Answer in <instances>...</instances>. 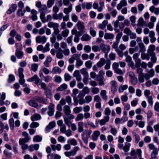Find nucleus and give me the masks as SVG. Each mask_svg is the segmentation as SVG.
<instances>
[{
	"label": "nucleus",
	"mask_w": 159,
	"mask_h": 159,
	"mask_svg": "<svg viewBox=\"0 0 159 159\" xmlns=\"http://www.w3.org/2000/svg\"><path fill=\"white\" fill-rule=\"evenodd\" d=\"M48 26L49 28H53L54 32L52 34L57 35L59 34L60 31L58 29L59 25L58 23L53 22H50L48 23Z\"/></svg>",
	"instance_id": "obj_1"
},
{
	"label": "nucleus",
	"mask_w": 159,
	"mask_h": 159,
	"mask_svg": "<svg viewBox=\"0 0 159 159\" xmlns=\"http://www.w3.org/2000/svg\"><path fill=\"white\" fill-rule=\"evenodd\" d=\"M22 134L25 138L20 139L19 143L20 145H22L29 142L30 139V136L27 132H23L22 133Z\"/></svg>",
	"instance_id": "obj_2"
},
{
	"label": "nucleus",
	"mask_w": 159,
	"mask_h": 159,
	"mask_svg": "<svg viewBox=\"0 0 159 159\" xmlns=\"http://www.w3.org/2000/svg\"><path fill=\"white\" fill-rule=\"evenodd\" d=\"M92 133V131L90 130H87L84 132L82 135V136L84 143H87L88 139L89 138L90 135Z\"/></svg>",
	"instance_id": "obj_3"
},
{
	"label": "nucleus",
	"mask_w": 159,
	"mask_h": 159,
	"mask_svg": "<svg viewBox=\"0 0 159 159\" xmlns=\"http://www.w3.org/2000/svg\"><path fill=\"white\" fill-rule=\"evenodd\" d=\"M143 70L141 68L139 67L136 70V72L138 74L139 81L141 83L144 82V74H143Z\"/></svg>",
	"instance_id": "obj_4"
},
{
	"label": "nucleus",
	"mask_w": 159,
	"mask_h": 159,
	"mask_svg": "<svg viewBox=\"0 0 159 159\" xmlns=\"http://www.w3.org/2000/svg\"><path fill=\"white\" fill-rule=\"evenodd\" d=\"M147 73L144 74V79L146 80H149L151 77H153L155 75V71L152 68L149 70L146 69V70Z\"/></svg>",
	"instance_id": "obj_5"
},
{
	"label": "nucleus",
	"mask_w": 159,
	"mask_h": 159,
	"mask_svg": "<svg viewBox=\"0 0 159 159\" xmlns=\"http://www.w3.org/2000/svg\"><path fill=\"white\" fill-rule=\"evenodd\" d=\"M76 26L80 33L82 34L85 32L84 30L85 29V26L83 24V23L80 21H79L76 24Z\"/></svg>",
	"instance_id": "obj_6"
},
{
	"label": "nucleus",
	"mask_w": 159,
	"mask_h": 159,
	"mask_svg": "<svg viewBox=\"0 0 159 159\" xmlns=\"http://www.w3.org/2000/svg\"><path fill=\"white\" fill-rule=\"evenodd\" d=\"M111 90L113 93H114L117 90V82L113 80L111 82Z\"/></svg>",
	"instance_id": "obj_7"
},
{
	"label": "nucleus",
	"mask_w": 159,
	"mask_h": 159,
	"mask_svg": "<svg viewBox=\"0 0 159 159\" xmlns=\"http://www.w3.org/2000/svg\"><path fill=\"white\" fill-rule=\"evenodd\" d=\"M47 39L46 37L44 36L42 37L38 36L36 38V42L38 43H44L46 42Z\"/></svg>",
	"instance_id": "obj_8"
},
{
	"label": "nucleus",
	"mask_w": 159,
	"mask_h": 159,
	"mask_svg": "<svg viewBox=\"0 0 159 159\" xmlns=\"http://www.w3.org/2000/svg\"><path fill=\"white\" fill-rule=\"evenodd\" d=\"M54 105L53 104L50 103L48 107L49 111L48 112V114L50 116H52L53 115L54 111Z\"/></svg>",
	"instance_id": "obj_9"
},
{
	"label": "nucleus",
	"mask_w": 159,
	"mask_h": 159,
	"mask_svg": "<svg viewBox=\"0 0 159 159\" xmlns=\"http://www.w3.org/2000/svg\"><path fill=\"white\" fill-rule=\"evenodd\" d=\"M100 48L102 51L105 53H107L110 50V47L109 45L101 44L100 45Z\"/></svg>",
	"instance_id": "obj_10"
},
{
	"label": "nucleus",
	"mask_w": 159,
	"mask_h": 159,
	"mask_svg": "<svg viewBox=\"0 0 159 159\" xmlns=\"http://www.w3.org/2000/svg\"><path fill=\"white\" fill-rule=\"evenodd\" d=\"M137 26H147V23L145 21L143 18L140 17L138 21Z\"/></svg>",
	"instance_id": "obj_11"
},
{
	"label": "nucleus",
	"mask_w": 159,
	"mask_h": 159,
	"mask_svg": "<svg viewBox=\"0 0 159 159\" xmlns=\"http://www.w3.org/2000/svg\"><path fill=\"white\" fill-rule=\"evenodd\" d=\"M73 76L76 78V80L78 81H81L82 80L81 76L78 70L75 71L73 74Z\"/></svg>",
	"instance_id": "obj_12"
},
{
	"label": "nucleus",
	"mask_w": 159,
	"mask_h": 159,
	"mask_svg": "<svg viewBox=\"0 0 159 159\" xmlns=\"http://www.w3.org/2000/svg\"><path fill=\"white\" fill-rule=\"evenodd\" d=\"M34 99L36 101L43 104H46L48 103L47 100L42 97H36Z\"/></svg>",
	"instance_id": "obj_13"
},
{
	"label": "nucleus",
	"mask_w": 159,
	"mask_h": 159,
	"mask_svg": "<svg viewBox=\"0 0 159 159\" xmlns=\"http://www.w3.org/2000/svg\"><path fill=\"white\" fill-rule=\"evenodd\" d=\"M84 123L82 121H80L78 123V130L79 133L84 131Z\"/></svg>",
	"instance_id": "obj_14"
},
{
	"label": "nucleus",
	"mask_w": 159,
	"mask_h": 159,
	"mask_svg": "<svg viewBox=\"0 0 159 159\" xmlns=\"http://www.w3.org/2000/svg\"><path fill=\"white\" fill-rule=\"evenodd\" d=\"M62 71L61 70L58 66H55L52 69L51 72L53 74L57 73L60 74Z\"/></svg>",
	"instance_id": "obj_15"
},
{
	"label": "nucleus",
	"mask_w": 159,
	"mask_h": 159,
	"mask_svg": "<svg viewBox=\"0 0 159 159\" xmlns=\"http://www.w3.org/2000/svg\"><path fill=\"white\" fill-rule=\"evenodd\" d=\"M37 11L34 9H32L31 11V13L32 14L31 18L34 21L37 20Z\"/></svg>",
	"instance_id": "obj_16"
},
{
	"label": "nucleus",
	"mask_w": 159,
	"mask_h": 159,
	"mask_svg": "<svg viewBox=\"0 0 159 159\" xmlns=\"http://www.w3.org/2000/svg\"><path fill=\"white\" fill-rule=\"evenodd\" d=\"M72 4H70L68 7L65 8L63 9L64 13L67 14H69V13L72 11Z\"/></svg>",
	"instance_id": "obj_17"
},
{
	"label": "nucleus",
	"mask_w": 159,
	"mask_h": 159,
	"mask_svg": "<svg viewBox=\"0 0 159 159\" xmlns=\"http://www.w3.org/2000/svg\"><path fill=\"white\" fill-rule=\"evenodd\" d=\"M62 50L59 48L57 51V52L56 57L60 59H62L63 57V55L62 53Z\"/></svg>",
	"instance_id": "obj_18"
},
{
	"label": "nucleus",
	"mask_w": 159,
	"mask_h": 159,
	"mask_svg": "<svg viewBox=\"0 0 159 159\" xmlns=\"http://www.w3.org/2000/svg\"><path fill=\"white\" fill-rule=\"evenodd\" d=\"M40 115L38 114L35 113L31 117V120L32 121L39 120L41 119Z\"/></svg>",
	"instance_id": "obj_19"
},
{
	"label": "nucleus",
	"mask_w": 159,
	"mask_h": 159,
	"mask_svg": "<svg viewBox=\"0 0 159 159\" xmlns=\"http://www.w3.org/2000/svg\"><path fill=\"white\" fill-rule=\"evenodd\" d=\"M105 61L106 60L104 58H101L100 61L97 63V66L99 68L102 67L105 64Z\"/></svg>",
	"instance_id": "obj_20"
},
{
	"label": "nucleus",
	"mask_w": 159,
	"mask_h": 159,
	"mask_svg": "<svg viewBox=\"0 0 159 159\" xmlns=\"http://www.w3.org/2000/svg\"><path fill=\"white\" fill-rule=\"evenodd\" d=\"M17 5L16 4H13L12 6L7 11V13L8 14H10L12 12H14L17 8Z\"/></svg>",
	"instance_id": "obj_21"
},
{
	"label": "nucleus",
	"mask_w": 159,
	"mask_h": 159,
	"mask_svg": "<svg viewBox=\"0 0 159 159\" xmlns=\"http://www.w3.org/2000/svg\"><path fill=\"white\" fill-rule=\"evenodd\" d=\"M108 23V21L107 20L103 21L102 23L98 25V27L102 30H104Z\"/></svg>",
	"instance_id": "obj_22"
},
{
	"label": "nucleus",
	"mask_w": 159,
	"mask_h": 159,
	"mask_svg": "<svg viewBox=\"0 0 159 159\" xmlns=\"http://www.w3.org/2000/svg\"><path fill=\"white\" fill-rule=\"evenodd\" d=\"M138 45L139 48V52H140L143 53L146 51L145 47L143 43H139Z\"/></svg>",
	"instance_id": "obj_23"
},
{
	"label": "nucleus",
	"mask_w": 159,
	"mask_h": 159,
	"mask_svg": "<svg viewBox=\"0 0 159 159\" xmlns=\"http://www.w3.org/2000/svg\"><path fill=\"white\" fill-rule=\"evenodd\" d=\"M64 110L65 111V114L66 115H69L71 112L70 107L68 105H65L63 107Z\"/></svg>",
	"instance_id": "obj_24"
},
{
	"label": "nucleus",
	"mask_w": 159,
	"mask_h": 159,
	"mask_svg": "<svg viewBox=\"0 0 159 159\" xmlns=\"http://www.w3.org/2000/svg\"><path fill=\"white\" fill-rule=\"evenodd\" d=\"M91 38V37L89 34H85L82 36L81 39L83 41H87L89 40Z\"/></svg>",
	"instance_id": "obj_25"
},
{
	"label": "nucleus",
	"mask_w": 159,
	"mask_h": 159,
	"mask_svg": "<svg viewBox=\"0 0 159 159\" xmlns=\"http://www.w3.org/2000/svg\"><path fill=\"white\" fill-rule=\"evenodd\" d=\"M55 122L54 121H52L50 123L49 125L47 126L46 129V130L47 131H49L51 129L55 127Z\"/></svg>",
	"instance_id": "obj_26"
},
{
	"label": "nucleus",
	"mask_w": 159,
	"mask_h": 159,
	"mask_svg": "<svg viewBox=\"0 0 159 159\" xmlns=\"http://www.w3.org/2000/svg\"><path fill=\"white\" fill-rule=\"evenodd\" d=\"M141 57L142 60H148L150 59V55L148 53L143 52L141 54Z\"/></svg>",
	"instance_id": "obj_27"
},
{
	"label": "nucleus",
	"mask_w": 159,
	"mask_h": 159,
	"mask_svg": "<svg viewBox=\"0 0 159 159\" xmlns=\"http://www.w3.org/2000/svg\"><path fill=\"white\" fill-rule=\"evenodd\" d=\"M114 37V35L112 33H106L104 35V38L106 39H112Z\"/></svg>",
	"instance_id": "obj_28"
},
{
	"label": "nucleus",
	"mask_w": 159,
	"mask_h": 159,
	"mask_svg": "<svg viewBox=\"0 0 159 159\" xmlns=\"http://www.w3.org/2000/svg\"><path fill=\"white\" fill-rule=\"evenodd\" d=\"M104 78L103 76L97 77L96 80L98 81L99 85L100 86L104 85Z\"/></svg>",
	"instance_id": "obj_29"
},
{
	"label": "nucleus",
	"mask_w": 159,
	"mask_h": 159,
	"mask_svg": "<svg viewBox=\"0 0 159 159\" xmlns=\"http://www.w3.org/2000/svg\"><path fill=\"white\" fill-rule=\"evenodd\" d=\"M80 71L81 74L83 75L84 77H89V74L86 68H83L81 69Z\"/></svg>",
	"instance_id": "obj_30"
},
{
	"label": "nucleus",
	"mask_w": 159,
	"mask_h": 159,
	"mask_svg": "<svg viewBox=\"0 0 159 159\" xmlns=\"http://www.w3.org/2000/svg\"><path fill=\"white\" fill-rule=\"evenodd\" d=\"M93 62L91 60H88L85 63L86 67L88 69L91 68L92 66Z\"/></svg>",
	"instance_id": "obj_31"
},
{
	"label": "nucleus",
	"mask_w": 159,
	"mask_h": 159,
	"mask_svg": "<svg viewBox=\"0 0 159 159\" xmlns=\"http://www.w3.org/2000/svg\"><path fill=\"white\" fill-rule=\"evenodd\" d=\"M67 142L73 146H76L77 144V141L74 139H70L67 141Z\"/></svg>",
	"instance_id": "obj_32"
},
{
	"label": "nucleus",
	"mask_w": 159,
	"mask_h": 159,
	"mask_svg": "<svg viewBox=\"0 0 159 159\" xmlns=\"http://www.w3.org/2000/svg\"><path fill=\"white\" fill-rule=\"evenodd\" d=\"M100 135V132L96 131L94 132L92 135V139L93 140H96L98 139V136Z\"/></svg>",
	"instance_id": "obj_33"
},
{
	"label": "nucleus",
	"mask_w": 159,
	"mask_h": 159,
	"mask_svg": "<svg viewBox=\"0 0 159 159\" xmlns=\"http://www.w3.org/2000/svg\"><path fill=\"white\" fill-rule=\"evenodd\" d=\"M67 86L65 84H64L61 85L60 87L57 88L56 89L57 91H62L67 88Z\"/></svg>",
	"instance_id": "obj_34"
},
{
	"label": "nucleus",
	"mask_w": 159,
	"mask_h": 159,
	"mask_svg": "<svg viewBox=\"0 0 159 159\" xmlns=\"http://www.w3.org/2000/svg\"><path fill=\"white\" fill-rule=\"evenodd\" d=\"M100 95L102 98L104 100H106L107 98V97L106 95V91L105 90H102L100 93Z\"/></svg>",
	"instance_id": "obj_35"
},
{
	"label": "nucleus",
	"mask_w": 159,
	"mask_h": 159,
	"mask_svg": "<svg viewBox=\"0 0 159 159\" xmlns=\"http://www.w3.org/2000/svg\"><path fill=\"white\" fill-rule=\"evenodd\" d=\"M28 103L30 106L34 107H37L38 106V103L35 101L33 100H30L28 102Z\"/></svg>",
	"instance_id": "obj_36"
},
{
	"label": "nucleus",
	"mask_w": 159,
	"mask_h": 159,
	"mask_svg": "<svg viewBox=\"0 0 159 159\" xmlns=\"http://www.w3.org/2000/svg\"><path fill=\"white\" fill-rule=\"evenodd\" d=\"M158 150L157 148L153 150L151 155V157L152 158H157L156 156L158 154Z\"/></svg>",
	"instance_id": "obj_37"
},
{
	"label": "nucleus",
	"mask_w": 159,
	"mask_h": 159,
	"mask_svg": "<svg viewBox=\"0 0 159 159\" xmlns=\"http://www.w3.org/2000/svg\"><path fill=\"white\" fill-rule=\"evenodd\" d=\"M42 139V138L41 136L39 135H37L34 136L33 139V141L36 142H40Z\"/></svg>",
	"instance_id": "obj_38"
},
{
	"label": "nucleus",
	"mask_w": 159,
	"mask_h": 159,
	"mask_svg": "<svg viewBox=\"0 0 159 159\" xmlns=\"http://www.w3.org/2000/svg\"><path fill=\"white\" fill-rule=\"evenodd\" d=\"M41 14L40 16V18L41 21L43 23H45L47 22V20L45 18V15L43 12H40Z\"/></svg>",
	"instance_id": "obj_39"
},
{
	"label": "nucleus",
	"mask_w": 159,
	"mask_h": 159,
	"mask_svg": "<svg viewBox=\"0 0 159 159\" xmlns=\"http://www.w3.org/2000/svg\"><path fill=\"white\" fill-rule=\"evenodd\" d=\"M84 118V115L82 113H80L77 115L75 120L76 121H79L83 120Z\"/></svg>",
	"instance_id": "obj_40"
},
{
	"label": "nucleus",
	"mask_w": 159,
	"mask_h": 159,
	"mask_svg": "<svg viewBox=\"0 0 159 159\" xmlns=\"http://www.w3.org/2000/svg\"><path fill=\"white\" fill-rule=\"evenodd\" d=\"M130 146V144L126 142L125 143V145L123 147V150L125 152H127L129 151V147Z\"/></svg>",
	"instance_id": "obj_41"
},
{
	"label": "nucleus",
	"mask_w": 159,
	"mask_h": 159,
	"mask_svg": "<svg viewBox=\"0 0 159 159\" xmlns=\"http://www.w3.org/2000/svg\"><path fill=\"white\" fill-rule=\"evenodd\" d=\"M64 121L65 124L68 126L70 127V126L73 124L70 121V120H68V118H66V117H65L64 118Z\"/></svg>",
	"instance_id": "obj_42"
},
{
	"label": "nucleus",
	"mask_w": 159,
	"mask_h": 159,
	"mask_svg": "<svg viewBox=\"0 0 159 159\" xmlns=\"http://www.w3.org/2000/svg\"><path fill=\"white\" fill-rule=\"evenodd\" d=\"M128 87L127 85L126 84L121 85L119 87V91L120 93L122 92L124 90L127 89Z\"/></svg>",
	"instance_id": "obj_43"
},
{
	"label": "nucleus",
	"mask_w": 159,
	"mask_h": 159,
	"mask_svg": "<svg viewBox=\"0 0 159 159\" xmlns=\"http://www.w3.org/2000/svg\"><path fill=\"white\" fill-rule=\"evenodd\" d=\"M69 33V31L68 29H65L62 31L61 34L63 37L66 38L67 37Z\"/></svg>",
	"instance_id": "obj_44"
},
{
	"label": "nucleus",
	"mask_w": 159,
	"mask_h": 159,
	"mask_svg": "<svg viewBox=\"0 0 159 159\" xmlns=\"http://www.w3.org/2000/svg\"><path fill=\"white\" fill-rule=\"evenodd\" d=\"M82 110L83 108L81 107H76L74 108L73 111L75 113L77 114L82 111Z\"/></svg>",
	"instance_id": "obj_45"
},
{
	"label": "nucleus",
	"mask_w": 159,
	"mask_h": 159,
	"mask_svg": "<svg viewBox=\"0 0 159 159\" xmlns=\"http://www.w3.org/2000/svg\"><path fill=\"white\" fill-rule=\"evenodd\" d=\"M16 55L18 58L20 59L22 57L23 54L22 52L20 51H16Z\"/></svg>",
	"instance_id": "obj_46"
},
{
	"label": "nucleus",
	"mask_w": 159,
	"mask_h": 159,
	"mask_svg": "<svg viewBox=\"0 0 159 159\" xmlns=\"http://www.w3.org/2000/svg\"><path fill=\"white\" fill-rule=\"evenodd\" d=\"M45 93L47 98H50L51 97V90L50 89H46Z\"/></svg>",
	"instance_id": "obj_47"
},
{
	"label": "nucleus",
	"mask_w": 159,
	"mask_h": 159,
	"mask_svg": "<svg viewBox=\"0 0 159 159\" xmlns=\"http://www.w3.org/2000/svg\"><path fill=\"white\" fill-rule=\"evenodd\" d=\"M129 24V21L128 19H125L124 20L123 24L120 26V29H123L125 25L128 26Z\"/></svg>",
	"instance_id": "obj_48"
},
{
	"label": "nucleus",
	"mask_w": 159,
	"mask_h": 159,
	"mask_svg": "<svg viewBox=\"0 0 159 159\" xmlns=\"http://www.w3.org/2000/svg\"><path fill=\"white\" fill-rule=\"evenodd\" d=\"M71 33L72 35H75V36L81 35L82 34L79 31H78L76 30L73 29L71 31Z\"/></svg>",
	"instance_id": "obj_49"
},
{
	"label": "nucleus",
	"mask_w": 159,
	"mask_h": 159,
	"mask_svg": "<svg viewBox=\"0 0 159 159\" xmlns=\"http://www.w3.org/2000/svg\"><path fill=\"white\" fill-rule=\"evenodd\" d=\"M38 65L37 64L33 63L31 65V70L34 72H35L37 70Z\"/></svg>",
	"instance_id": "obj_50"
},
{
	"label": "nucleus",
	"mask_w": 159,
	"mask_h": 159,
	"mask_svg": "<svg viewBox=\"0 0 159 159\" xmlns=\"http://www.w3.org/2000/svg\"><path fill=\"white\" fill-rule=\"evenodd\" d=\"M9 124L11 129L13 130L14 127V120L13 118H11L9 120Z\"/></svg>",
	"instance_id": "obj_51"
},
{
	"label": "nucleus",
	"mask_w": 159,
	"mask_h": 159,
	"mask_svg": "<svg viewBox=\"0 0 159 159\" xmlns=\"http://www.w3.org/2000/svg\"><path fill=\"white\" fill-rule=\"evenodd\" d=\"M72 20L75 22H77L78 20V16L74 13L72 14L71 15Z\"/></svg>",
	"instance_id": "obj_52"
},
{
	"label": "nucleus",
	"mask_w": 159,
	"mask_h": 159,
	"mask_svg": "<svg viewBox=\"0 0 159 159\" xmlns=\"http://www.w3.org/2000/svg\"><path fill=\"white\" fill-rule=\"evenodd\" d=\"M119 42H120L116 40L115 42L113 43V45H112V48L115 49V51H116V50L118 49V47Z\"/></svg>",
	"instance_id": "obj_53"
},
{
	"label": "nucleus",
	"mask_w": 159,
	"mask_h": 159,
	"mask_svg": "<svg viewBox=\"0 0 159 159\" xmlns=\"http://www.w3.org/2000/svg\"><path fill=\"white\" fill-rule=\"evenodd\" d=\"M110 127L111 128L110 132L113 135H116L117 133V131L116 129L113 128L112 126L110 125Z\"/></svg>",
	"instance_id": "obj_54"
},
{
	"label": "nucleus",
	"mask_w": 159,
	"mask_h": 159,
	"mask_svg": "<svg viewBox=\"0 0 159 159\" xmlns=\"http://www.w3.org/2000/svg\"><path fill=\"white\" fill-rule=\"evenodd\" d=\"M20 79L19 80V83L21 85H23V86L24 87H26L27 86V84H24L25 82V80L24 79V76L23 77H19Z\"/></svg>",
	"instance_id": "obj_55"
},
{
	"label": "nucleus",
	"mask_w": 159,
	"mask_h": 159,
	"mask_svg": "<svg viewBox=\"0 0 159 159\" xmlns=\"http://www.w3.org/2000/svg\"><path fill=\"white\" fill-rule=\"evenodd\" d=\"M25 12V10L23 11L22 9H19L18 10L17 15L19 16H23L24 15Z\"/></svg>",
	"instance_id": "obj_56"
},
{
	"label": "nucleus",
	"mask_w": 159,
	"mask_h": 159,
	"mask_svg": "<svg viewBox=\"0 0 159 159\" xmlns=\"http://www.w3.org/2000/svg\"><path fill=\"white\" fill-rule=\"evenodd\" d=\"M148 99V101L149 104L152 106L153 104V98L152 96H148L146 97Z\"/></svg>",
	"instance_id": "obj_57"
},
{
	"label": "nucleus",
	"mask_w": 159,
	"mask_h": 159,
	"mask_svg": "<svg viewBox=\"0 0 159 159\" xmlns=\"http://www.w3.org/2000/svg\"><path fill=\"white\" fill-rule=\"evenodd\" d=\"M137 82V79L135 77L130 78V82L133 85H136Z\"/></svg>",
	"instance_id": "obj_58"
},
{
	"label": "nucleus",
	"mask_w": 159,
	"mask_h": 159,
	"mask_svg": "<svg viewBox=\"0 0 159 159\" xmlns=\"http://www.w3.org/2000/svg\"><path fill=\"white\" fill-rule=\"evenodd\" d=\"M39 124L37 122H33L30 125V127L31 128H35L39 126Z\"/></svg>",
	"instance_id": "obj_59"
},
{
	"label": "nucleus",
	"mask_w": 159,
	"mask_h": 159,
	"mask_svg": "<svg viewBox=\"0 0 159 159\" xmlns=\"http://www.w3.org/2000/svg\"><path fill=\"white\" fill-rule=\"evenodd\" d=\"M85 99L86 103H88L92 100V97L90 95H88L85 97Z\"/></svg>",
	"instance_id": "obj_60"
},
{
	"label": "nucleus",
	"mask_w": 159,
	"mask_h": 159,
	"mask_svg": "<svg viewBox=\"0 0 159 159\" xmlns=\"http://www.w3.org/2000/svg\"><path fill=\"white\" fill-rule=\"evenodd\" d=\"M99 91V89L97 87H93L91 88V92L93 94H97Z\"/></svg>",
	"instance_id": "obj_61"
},
{
	"label": "nucleus",
	"mask_w": 159,
	"mask_h": 159,
	"mask_svg": "<svg viewBox=\"0 0 159 159\" xmlns=\"http://www.w3.org/2000/svg\"><path fill=\"white\" fill-rule=\"evenodd\" d=\"M151 61L153 63H155L157 61V58L156 54L150 56Z\"/></svg>",
	"instance_id": "obj_62"
},
{
	"label": "nucleus",
	"mask_w": 159,
	"mask_h": 159,
	"mask_svg": "<svg viewBox=\"0 0 159 159\" xmlns=\"http://www.w3.org/2000/svg\"><path fill=\"white\" fill-rule=\"evenodd\" d=\"M55 0H48L47 3V5L48 8L51 7L52 5L54 4Z\"/></svg>",
	"instance_id": "obj_63"
},
{
	"label": "nucleus",
	"mask_w": 159,
	"mask_h": 159,
	"mask_svg": "<svg viewBox=\"0 0 159 159\" xmlns=\"http://www.w3.org/2000/svg\"><path fill=\"white\" fill-rule=\"evenodd\" d=\"M130 20L131 22V24L132 25L134 26V23L136 21V17L134 16H132L130 17Z\"/></svg>",
	"instance_id": "obj_64"
}]
</instances>
